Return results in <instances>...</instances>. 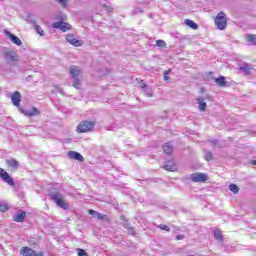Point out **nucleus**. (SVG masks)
<instances>
[{
  "label": "nucleus",
  "instance_id": "nucleus-1",
  "mask_svg": "<svg viewBox=\"0 0 256 256\" xmlns=\"http://www.w3.org/2000/svg\"><path fill=\"white\" fill-rule=\"evenodd\" d=\"M52 201L56 203L58 207L61 209L67 210L69 209V202L65 201V196L61 194V192H53L50 194Z\"/></svg>",
  "mask_w": 256,
  "mask_h": 256
},
{
  "label": "nucleus",
  "instance_id": "nucleus-2",
  "mask_svg": "<svg viewBox=\"0 0 256 256\" xmlns=\"http://www.w3.org/2000/svg\"><path fill=\"white\" fill-rule=\"evenodd\" d=\"M214 23L217 29L225 31L227 29V15L225 12H219L214 19Z\"/></svg>",
  "mask_w": 256,
  "mask_h": 256
},
{
  "label": "nucleus",
  "instance_id": "nucleus-3",
  "mask_svg": "<svg viewBox=\"0 0 256 256\" xmlns=\"http://www.w3.org/2000/svg\"><path fill=\"white\" fill-rule=\"evenodd\" d=\"M70 75L72 79H74L73 87L75 89H81V82L79 80V76L81 75V70L77 66H72L70 68Z\"/></svg>",
  "mask_w": 256,
  "mask_h": 256
},
{
  "label": "nucleus",
  "instance_id": "nucleus-4",
  "mask_svg": "<svg viewBox=\"0 0 256 256\" xmlns=\"http://www.w3.org/2000/svg\"><path fill=\"white\" fill-rule=\"evenodd\" d=\"M93 127H95V122L82 121L77 126V131H78V133H88V131H93Z\"/></svg>",
  "mask_w": 256,
  "mask_h": 256
},
{
  "label": "nucleus",
  "instance_id": "nucleus-5",
  "mask_svg": "<svg viewBox=\"0 0 256 256\" xmlns=\"http://www.w3.org/2000/svg\"><path fill=\"white\" fill-rule=\"evenodd\" d=\"M52 27L53 29H59L60 31H63V33L71 31V24L64 21L53 22Z\"/></svg>",
  "mask_w": 256,
  "mask_h": 256
},
{
  "label": "nucleus",
  "instance_id": "nucleus-6",
  "mask_svg": "<svg viewBox=\"0 0 256 256\" xmlns=\"http://www.w3.org/2000/svg\"><path fill=\"white\" fill-rule=\"evenodd\" d=\"M65 39L67 43H70L73 47H83V40L77 39L73 34H67Z\"/></svg>",
  "mask_w": 256,
  "mask_h": 256
},
{
  "label": "nucleus",
  "instance_id": "nucleus-7",
  "mask_svg": "<svg viewBox=\"0 0 256 256\" xmlns=\"http://www.w3.org/2000/svg\"><path fill=\"white\" fill-rule=\"evenodd\" d=\"M4 59L5 61L11 65L13 63H17V61H19V56L17 55V53L10 51V52H6L4 54Z\"/></svg>",
  "mask_w": 256,
  "mask_h": 256
},
{
  "label": "nucleus",
  "instance_id": "nucleus-8",
  "mask_svg": "<svg viewBox=\"0 0 256 256\" xmlns=\"http://www.w3.org/2000/svg\"><path fill=\"white\" fill-rule=\"evenodd\" d=\"M191 181L193 183H205L207 181V174L205 173H194L190 176Z\"/></svg>",
  "mask_w": 256,
  "mask_h": 256
},
{
  "label": "nucleus",
  "instance_id": "nucleus-9",
  "mask_svg": "<svg viewBox=\"0 0 256 256\" xmlns=\"http://www.w3.org/2000/svg\"><path fill=\"white\" fill-rule=\"evenodd\" d=\"M20 255H23V256H43V251L35 252V250H33L29 247H23L20 250Z\"/></svg>",
  "mask_w": 256,
  "mask_h": 256
},
{
  "label": "nucleus",
  "instance_id": "nucleus-10",
  "mask_svg": "<svg viewBox=\"0 0 256 256\" xmlns=\"http://www.w3.org/2000/svg\"><path fill=\"white\" fill-rule=\"evenodd\" d=\"M4 34L8 36V38L11 40L12 43H14V45H17L18 47H21V45H23V42L21 41V39L16 35L11 34L9 30H4Z\"/></svg>",
  "mask_w": 256,
  "mask_h": 256
},
{
  "label": "nucleus",
  "instance_id": "nucleus-11",
  "mask_svg": "<svg viewBox=\"0 0 256 256\" xmlns=\"http://www.w3.org/2000/svg\"><path fill=\"white\" fill-rule=\"evenodd\" d=\"M0 177L5 183H8V185H11L12 187L15 185V182L11 176H9V173H7V171H5L3 168H0Z\"/></svg>",
  "mask_w": 256,
  "mask_h": 256
},
{
  "label": "nucleus",
  "instance_id": "nucleus-12",
  "mask_svg": "<svg viewBox=\"0 0 256 256\" xmlns=\"http://www.w3.org/2000/svg\"><path fill=\"white\" fill-rule=\"evenodd\" d=\"M11 101L14 107H19V103H21V93L16 91L11 96Z\"/></svg>",
  "mask_w": 256,
  "mask_h": 256
},
{
  "label": "nucleus",
  "instance_id": "nucleus-13",
  "mask_svg": "<svg viewBox=\"0 0 256 256\" xmlns=\"http://www.w3.org/2000/svg\"><path fill=\"white\" fill-rule=\"evenodd\" d=\"M68 157L70 159H75V161H85V158H83V155H81L79 152H76V151H69Z\"/></svg>",
  "mask_w": 256,
  "mask_h": 256
},
{
  "label": "nucleus",
  "instance_id": "nucleus-14",
  "mask_svg": "<svg viewBox=\"0 0 256 256\" xmlns=\"http://www.w3.org/2000/svg\"><path fill=\"white\" fill-rule=\"evenodd\" d=\"M22 113L26 115V117H35L39 115V109L32 107L29 110H24Z\"/></svg>",
  "mask_w": 256,
  "mask_h": 256
},
{
  "label": "nucleus",
  "instance_id": "nucleus-15",
  "mask_svg": "<svg viewBox=\"0 0 256 256\" xmlns=\"http://www.w3.org/2000/svg\"><path fill=\"white\" fill-rule=\"evenodd\" d=\"M25 217H27L26 212L17 213L14 215V221H16V223H23V221H25Z\"/></svg>",
  "mask_w": 256,
  "mask_h": 256
},
{
  "label": "nucleus",
  "instance_id": "nucleus-16",
  "mask_svg": "<svg viewBox=\"0 0 256 256\" xmlns=\"http://www.w3.org/2000/svg\"><path fill=\"white\" fill-rule=\"evenodd\" d=\"M225 76H220L218 78H215L214 81L218 87H227V81H225Z\"/></svg>",
  "mask_w": 256,
  "mask_h": 256
},
{
  "label": "nucleus",
  "instance_id": "nucleus-17",
  "mask_svg": "<svg viewBox=\"0 0 256 256\" xmlns=\"http://www.w3.org/2000/svg\"><path fill=\"white\" fill-rule=\"evenodd\" d=\"M239 70L242 71L244 75H251V64L246 63L243 66H241Z\"/></svg>",
  "mask_w": 256,
  "mask_h": 256
},
{
  "label": "nucleus",
  "instance_id": "nucleus-18",
  "mask_svg": "<svg viewBox=\"0 0 256 256\" xmlns=\"http://www.w3.org/2000/svg\"><path fill=\"white\" fill-rule=\"evenodd\" d=\"M164 169L166 171H172L173 172V171H175L177 169V165L173 161H168L164 165Z\"/></svg>",
  "mask_w": 256,
  "mask_h": 256
},
{
  "label": "nucleus",
  "instance_id": "nucleus-19",
  "mask_svg": "<svg viewBox=\"0 0 256 256\" xmlns=\"http://www.w3.org/2000/svg\"><path fill=\"white\" fill-rule=\"evenodd\" d=\"M214 239L218 243H223V232H221L219 229L214 230Z\"/></svg>",
  "mask_w": 256,
  "mask_h": 256
},
{
  "label": "nucleus",
  "instance_id": "nucleus-20",
  "mask_svg": "<svg viewBox=\"0 0 256 256\" xmlns=\"http://www.w3.org/2000/svg\"><path fill=\"white\" fill-rule=\"evenodd\" d=\"M89 215H92L95 219L103 220L105 219V215L101 214L95 210H88Z\"/></svg>",
  "mask_w": 256,
  "mask_h": 256
},
{
  "label": "nucleus",
  "instance_id": "nucleus-21",
  "mask_svg": "<svg viewBox=\"0 0 256 256\" xmlns=\"http://www.w3.org/2000/svg\"><path fill=\"white\" fill-rule=\"evenodd\" d=\"M162 149L166 155H171V153H173V146L171 143H165Z\"/></svg>",
  "mask_w": 256,
  "mask_h": 256
},
{
  "label": "nucleus",
  "instance_id": "nucleus-22",
  "mask_svg": "<svg viewBox=\"0 0 256 256\" xmlns=\"http://www.w3.org/2000/svg\"><path fill=\"white\" fill-rule=\"evenodd\" d=\"M197 102L199 104L198 109L200 111H205V109L207 108V103L205 102L204 98H198Z\"/></svg>",
  "mask_w": 256,
  "mask_h": 256
},
{
  "label": "nucleus",
  "instance_id": "nucleus-23",
  "mask_svg": "<svg viewBox=\"0 0 256 256\" xmlns=\"http://www.w3.org/2000/svg\"><path fill=\"white\" fill-rule=\"evenodd\" d=\"M184 23L191 29H199V26L197 25V23H194L193 20L186 19Z\"/></svg>",
  "mask_w": 256,
  "mask_h": 256
},
{
  "label": "nucleus",
  "instance_id": "nucleus-24",
  "mask_svg": "<svg viewBox=\"0 0 256 256\" xmlns=\"http://www.w3.org/2000/svg\"><path fill=\"white\" fill-rule=\"evenodd\" d=\"M246 41H248V43H250L251 45H256V36L253 34H247Z\"/></svg>",
  "mask_w": 256,
  "mask_h": 256
},
{
  "label": "nucleus",
  "instance_id": "nucleus-25",
  "mask_svg": "<svg viewBox=\"0 0 256 256\" xmlns=\"http://www.w3.org/2000/svg\"><path fill=\"white\" fill-rule=\"evenodd\" d=\"M7 165L12 169H17V167H19V162H17L15 159H11L7 161Z\"/></svg>",
  "mask_w": 256,
  "mask_h": 256
},
{
  "label": "nucleus",
  "instance_id": "nucleus-26",
  "mask_svg": "<svg viewBox=\"0 0 256 256\" xmlns=\"http://www.w3.org/2000/svg\"><path fill=\"white\" fill-rule=\"evenodd\" d=\"M229 189L232 193H239V187L236 184H230Z\"/></svg>",
  "mask_w": 256,
  "mask_h": 256
},
{
  "label": "nucleus",
  "instance_id": "nucleus-27",
  "mask_svg": "<svg viewBox=\"0 0 256 256\" xmlns=\"http://www.w3.org/2000/svg\"><path fill=\"white\" fill-rule=\"evenodd\" d=\"M35 30L37 31L38 34H40L41 37H43L45 35V31H43V28H41V26L39 25H35Z\"/></svg>",
  "mask_w": 256,
  "mask_h": 256
},
{
  "label": "nucleus",
  "instance_id": "nucleus-28",
  "mask_svg": "<svg viewBox=\"0 0 256 256\" xmlns=\"http://www.w3.org/2000/svg\"><path fill=\"white\" fill-rule=\"evenodd\" d=\"M159 229H161L162 231H167V233L171 232V228H169V226L165 225V224H161L159 226Z\"/></svg>",
  "mask_w": 256,
  "mask_h": 256
},
{
  "label": "nucleus",
  "instance_id": "nucleus-29",
  "mask_svg": "<svg viewBox=\"0 0 256 256\" xmlns=\"http://www.w3.org/2000/svg\"><path fill=\"white\" fill-rule=\"evenodd\" d=\"M58 19H59V21H67V15H65L64 13H62V12H60L59 14H58Z\"/></svg>",
  "mask_w": 256,
  "mask_h": 256
},
{
  "label": "nucleus",
  "instance_id": "nucleus-30",
  "mask_svg": "<svg viewBox=\"0 0 256 256\" xmlns=\"http://www.w3.org/2000/svg\"><path fill=\"white\" fill-rule=\"evenodd\" d=\"M156 46H157V47H166V46H167V43H165L164 40H157V41H156Z\"/></svg>",
  "mask_w": 256,
  "mask_h": 256
},
{
  "label": "nucleus",
  "instance_id": "nucleus-31",
  "mask_svg": "<svg viewBox=\"0 0 256 256\" xmlns=\"http://www.w3.org/2000/svg\"><path fill=\"white\" fill-rule=\"evenodd\" d=\"M9 209V207L7 206V204L5 203H0V211L2 213H5V211H7Z\"/></svg>",
  "mask_w": 256,
  "mask_h": 256
},
{
  "label": "nucleus",
  "instance_id": "nucleus-32",
  "mask_svg": "<svg viewBox=\"0 0 256 256\" xmlns=\"http://www.w3.org/2000/svg\"><path fill=\"white\" fill-rule=\"evenodd\" d=\"M205 159H206V161H212L213 160V154H211V152H206L205 153Z\"/></svg>",
  "mask_w": 256,
  "mask_h": 256
},
{
  "label": "nucleus",
  "instance_id": "nucleus-33",
  "mask_svg": "<svg viewBox=\"0 0 256 256\" xmlns=\"http://www.w3.org/2000/svg\"><path fill=\"white\" fill-rule=\"evenodd\" d=\"M169 73H171V70H166L164 72V81H169Z\"/></svg>",
  "mask_w": 256,
  "mask_h": 256
},
{
  "label": "nucleus",
  "instance_id": "nucleus-34",
  "mask_svg": "<svg viewBox=\"0 0 256 256\" xmlns=\"http://www.w3.org/2000/svg\"><path fill=\"white\" fill-rule=\"evenodd\" d=\"M78 256H89V255H87V252H85V250L78 249Z\"/></svg>",
  "mask_w": 256,
  "mask_h": 256
},
{
  "label": "nucleus",
  "instance_id": "nucleus-35",
  "mask_svg": "<svg viewBox=\"0 0 256 256\" xmlns=\"http://www.w3.org/2000/svg\"><path fill=\"white\" fill-rule=\"evenodd\" d=\"M67 1H69V0H58V3H60V5H62V7H67Z\"/></svg>",
  "mask_w": 256,
  "mask_h": 256
},
{
  "label": "nucleus",
  "instance_id": "nucleus-36",
  "mask_svg": "<svg viewBox=\"0 0 256 256\" xmlns=\"http://www.w3.org/2000/svg\"><path fill=\"white\" fill-rule=\"evenodd\" d=\"M185 239V235H177L176 236V241H183Z\"/></svg>",
  "mask_w": 256,
  "mask_h": 256
},
{
  "label": "nucleus",
  "instance_id": "nucleus-37",
  "mask_svg": "<svg viewBox=\"0 0 256 256\" xmlns=\"http://www.w3.org/2000/svg\"><path fill=\"white\" fill-rule=\"evenodd\" d=\"M104 7L106 8V11L108 13H113V8H111V7L107 6V5H104Z\"/></svg>",
  "mask_w": 256,
  "mask_h": 256
},
{
  "label": "nucleus",
  "instance_id": "nucleus-38",
  "mask_svg": "<svg viewBox=\"0 0 256 256\" xmlns=\"http://www.w3.org/2000/svg\"><path fill=\"white\" fill-rule=\"evenodd\" d=\"M142 90H143V91H147V84H143V85H142Z\"/></svg>",
  "mask_w": 256,
  "mask_h": 256
},
{
  "label": "nucleus",
  "instance_id": "nucleus-39",
  "mask_svg": "<svg viewBox=\"0 0 256 256\" xmlns=\"http://www.w3.org/2000/svg\"><path fill=\"white\" fill-rule=\"evenodd\" d=\"M147 96H148V97H153V93L147 92Z\"/></svg>",
  "mask_w": 256,
  "mask_h": 256
},
{
  "label": "nucleus",
  "instance_id": "nucleus-40",
  "mask_svg": "<svg viewBox=\"0 0 256 256\" xmlns=\"http://www.w3.org/2000/svg\"><path fill=\"white\" fill-rule=\"evenodd\" d=\"M253 165H256V160L253 161Z\"/></svg>",
  "mask_w": 256,
  "mask_h": 256
},
{
  "label": "nucleus",
  "instance_id": "nucleus-41",
  "mask_svg": "<svg viewBox=\"0 0 256 256\" xmlns=\"http://www.w3.org/2000/svg\"><path fill=\"white\" fill-rule=\"evenodd\" d=\"M60 93H63V90H60Z\"/></svg>",
  "mask_w": 256,
  "mask_h": 256
}]
</instances>
